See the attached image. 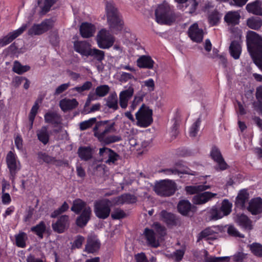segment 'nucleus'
<instances>
[{
	"mask_svg": "<svg viewBox=\"0 0 262 262\" xmlns=\"http://www.w3.org/2000/svg\"><path fill=\"white\" fill-rule=\"evenodd\" d=\"M91 44L87 41H75L73 42V49L82 57H87Z\"/></svg>",
	"mask_w": 262,
	"mask_h": 262,
	"instance_id": "obj_17",
	"label": "nucleus"
},
{
	"mask_svg": "<svg viewBox=\"0 0 262 262\" xmlns=\"http://www.w3.org/2000/svg\"><path fill=\"white\" fill-rule=\"evenodd\" d=\"M96 118H91L88 120L80 123L79 128L80 130H84L91 127L95 123H96Z\"/></svg>",
	"mask_w": 262,
	"mask_h": 262,
	"instance_id": "obj_51",
	"label": "nucleus"
},
{
	"mask_svg": "<svg viewBox=\"0 0 262 262\" xmlns=\"http://www.w3.org/2000/svg\"><path fill=\"white\" fill-rule=\"evenodd\" d=\"M201 118H199L194 122L190 128L189 136L192 137H194L196 136L198 132L199 129V127L201 124Z\"/></svg>",
	"mask_w": 262,
	"mask_h": 262,
	"instance_id": "obj_53",
	"label": "nucleus"
},
{
	"mask_svg": "<svg viewBox=\"0 0 262 262\" xmlns=\"http://www.w3.org/2000/svg\"><path fill=\"white\" fill-rule=\"evenodd\" d=\"M78 154L81 160L87 161L92 158V149L90 146H80L78 149Z\"/></svg>",
	"mask_w": 262,
	"mask_h": 262,
	"instance_id": "obj_35",
	"label": "nucleus"
},
{
	"mask_svg": "<svg viewBox=\"0 0 262 262\" xmlns=\"http://www.w3.org/2000/svg\"><path fill=\"white\" fill-rule=\"evenodd\" d=\"M58 1V0H38V5L41 9V14L44 15L48 12L50 10L51 8Z\"/></svg>",
	"mask_w": 262,
	"mask_h": 262,
	"instance_id": "obj_36",
	"label": "nucleus"
},
{
	"mask_svg": "<svg viewBox=\"0 0 262 262\" xmlns=\"http://www.w3.org/2000/svg\"><path fill=\"white\" fill-rule=\"evenodd\" d=\"M53 26V20L51 19H46L40 24H34L28 31V34L30 36L39 35L48 31Z\"/></svg>",
	"mask_w": 262,
	"mask_h": 262,
	"instance_id": "obj_11",
	"label": "nucleus"
},
{
	"mask_svg": "<svg viewBox=\"0 0 262 262\" xmlns=\"http://www.w3.org/2000/svg\"><path fill=\"white\" fill-rule=\"evenodd\" d=\"M15 245L19 248H25L26 246V242L28 239L27 234L24 232H19L15 235Z\"/></svg>",
	"mask_w": 262,
	"mask_h": 262,
	"instance_id": "obj_43",
	"label": "nucleus"
},
{
	"mask_svg": "<svg viewBox=\"0 0 262 262\" xmlns=\"http://www.w3.org/2000/svg\"><path fill=\"white\" fill-rule=\"evenodd\" d=\"M210 156L211 159L216 163L215 169L216 171H223L227 169L229 166L223 158L220 149L216 146L212 147Z\"/></svg>",
	"mask_w": 262,
	"mask_h": 262,
	"instance_id": "obj_10",
	"label": "nucleus"
},
{
	"mask_svg": "<svg viewBox=\"0 0 262 262\" xmlns=\"http://www.w3.org/2000/svg\"><path fill=\"white\" fill-rule=\"evenodd\" d=\"M113 201L117 205L134 204L137 201V198L134 194L125 193L114 199Z\"/></svg>",
	"mask_w": 262,
	"mask_h": 262,
	"instance_id": "obj_21",
	"label": "nucleus"
},
{
	"mask_svg": "<svg viewBox=\"0 0 262 262\" xmlns=\"http://www.w3.org/2000/svg\"><path fill=\"white\" fill-rule=\"evenodd\" d=\"M105 10L110 30L117 34L123 28V20L118 10L112 4L107 3Z\"/></svg>",
	"mask_w": 262,
	"mask_h": 262,
	"instance_id": "obj_4",
	"label": "nucleus"
},
{
	"mask_svg": "<svg viewBox=\"0 0 262 262\" xmlns=\"http://www.w3.org/2000/svg\"><path fill=\"white\" fill-rule=\"evenodd\" d=\"M96 40L99 48L107 49L113 46L115 39L109 31L102 29L98 32Z\"/></svg>",
	"mask_w": 262,
	"mask_h": 262,
	"instance_id": "obj_8",
	"label": "nucleus"
},
{
	"mask_svg": "<svg viewBox=\"0 0 262 262\" xmlns=\"http://www.w3.org/2000/svg\"><path fill=\"white\" fill-rule=\"evenodd\" d=\"M92 87V83L91 81H87L85 82L82 85L80 86H76L74 89L78 93H81L82 92L88 91Z\"/></svg>",
	"mask_w": 262,
	"mask_h": 262,
	"instance_id": "obj_63",
	"label": "nucleus"
},
{
	"mask_svg": "<svg viewBox=\"0 0 262 262\" xmlns=\"http://www.w3.org/2000/svg\"><path fill=\"white\" fill-rule=\"evenodd\" d=\"M112 202L108 199L96 201L94 205V212L99 219H106L110 215Z\"/></svg>",
	"mask_w": 262,
	"mask_h": 262,
	"instance_id": "obj_6",
	"label": "nucleus"
},
{
	"mask_svg": "<svg viewBox=\"0 0 262 262\" xmlns=\"http://www.w3.org/2000/svg\"><path fill=\"white\" fill-rule=\"evenodd\" d=\"M110 91V87L108 85H101L96 88V94L99 97H104Z\"/></svg>",
	"mask_w": 262,
	"mask_h": 262,
	"instance_id": "obj_56",
	"label": "nucleus"
},
{
	"mask_svg": "<svg viewBox=\"0 0 262 262\" xmlns=\"http://www.w3.org/2000/svg\"><path fill=\"white\" fill-rule=\"evenodd\" d=\"M152 227L160 236H164L166 235V228L164 226L161 225L160 223H154Z\"/></svg>",
	"mask_w": 262,
	"mask_h": 262,
	"instance_id": "obj_57",
	"label": "nucleus"
},
{
	"mask_svg": "<svg viewBox=\"0 0 262 262\" xmlns=\"http://www.w3.org/2000/svg\"><path fill=\"white\" fill-rule=\"evenodd\" d=\"M152 116V110L145 104H142L135 114L137 125L141 127L149 126L153 122Z\"/></svg>",
	"mask_w": 262,
	"mask_h": 262,
	"instance_id": "obj_5",
	"label": "nucleus"
},
{
	"mask_svg": "<svg viewBox=\"0 0 262 262\" xmlns=\"http://www.w3.org/2000/svg\"><path fill=\"white\" fill-rule=\"evenodd\" d=\"M161 216L167 226H176L180 224V219L176 215L166 210L161 212Z\"/></svg>",
	"mask_w": 262,
	"mask_h": 262,
	"instance_id": "obj_24",
	"label": "nucleus"
},
{
	"mask_svg": "<svg viewBox=\"0 0 262 262\" xmlns=\"http://www.w3.org/2000/svg\"><path fill=\"white\" fill-rule=\"evenodd\" d=\"M229 51L231 56L234 59H239L242 53V46L239 42L237 40L232 41Z\"/></svg>",
	"mask_w": 262,
	"mask_h": 262,
	"instance_id": "obj_31",
	"label": "nucleus"
},
{
	"mask_svg": "<svg viewBox=\"0 0 262 262\" xmlns=\"http://www.w3.org/2000/svg\"><path fill=\"white\" fill-rule=\"evenodd\" d=\"M210 188V186L208 185L200 184L195 185L187 186L185 188L187 194H198L199 193L204 191L207 189Z\"/></svg>",
	"mask_w": 262,
	"mask_h": 262,
	"instance_id": "obj_32",
	"label": "nucleus"
},
{
	"mask_svg": "<svg viewBox=\"0 0 262 262\" xmlns=\"http://www.w3.org/2000/svg\"><path fill=\"white\" fill-rule=\"evenodd\" d=\"M193 207L194 206L187 200H180L177 205L178 212L183 216L188 215Z\"/></svg>",
	"mask_w": 262,
	"mask_h": 262,
	"instance_id": "obj_29",
	"label": "nucleus"
},
{
	"mask_svg": "<svg viewBox=\"0 0 262 262\" xmlns=\"http://www.w3.org/2000/svg\"><path fill=\"white\" fill-rule=\"evenodd\" d=\"M199 2L198 0H189L186 7H189V13L193 14L195 12Z\"/></svg>",
	"mask_w": 262,
	"mask_h": 262,
	"instance_id": "obj_62",
	"label": "nucleus"
},
{
	"mask_svg": "<svg viewBox=\"0 0 262 262\" xmlns=\"http://www.w3.org/2000/svg\"><path fill=\"white\" fill-rule=\"evenodd\" d=\"M80 33L83 38L92 37L95 32L94 27L91 23H83L80 27Z\"/></svg>",
	"mask_w": 262,
	"mask_h": 262,
	"instance_id": "obj_33",
	"label": "nucleus"
},
{
	"mask_svg": "<svg viewBox=\"0 0 262 262\" xmlns=\"http://www.w3.org/2000/svg\"><path fill=\"white\" fill-rule=\"evenodd\" d=\"M232 204L227 199H225L223 202L221 207L220 208V210L224 216L228 215L231 211Z\"/></svg>",
	"mask_w": 262,
	"mask_h": 262,
	"instance_id": "obj_49",
	"label": "nucleus"
},
{
	"mask_svg": "<svg viewBox=\"0 0 262 262\" xmlns=\"http://www.w3.org/2000/svg\"><path fill=\"white\" fill-rule=\"evenodd\" d=\"M227 232L229 235L232 237L240 238L245 237L244 235L241 233L233 225L228 226Z\"/></svg>",
	"mask_w": 262,
	"mask_h": 262,
	"instance_id": "obj_54",
	"label": "nucleus"
},
{
	"mask_svg": "<svg viewBox=\"0 0 262 262\" xmlns=\"http://www.w3.org/2000/svg\"><path fill=\"white\" fill-rule=\"evenodd\" d=\"M134 93L133 86L130 85L127 89L121 91L119 94V103L122 108L127 106L128 100L132 97Z\"/></svg>",
	"mask_w": 262,
	"mask_h": 262,
	"instance_id": "obj_18",
	"label": "nucleus"
},
{
	"mask_svg": "<svg viewBox=\"0 0 262 262\" xmlns=\"http://www.w3.org/2000/svg\"><path fill=\"white\" fill-rule=\"evenodd\" d=\"M92 210L90 206H87L82 211L76 220V224L80 228L84 227L91 219Z\"/></svg>",
	"mask_w": 262,
	"mask_h": 262,
	"instance_id": "obj_16",
	"label": "nucleus"
},
{
	"mask_svg": "<svg viewBox=\"0 0 262 262\" xmlns=\"http://www.w3.org/2000/svg\"><path fill=\"white\" fill-rule=\"evenodd\" d=\"M37 136L38 139L43 144H47L49 141V134L48 131V127L46 126H42L40 129L37 130Z\"/></svg>",
	"mask_w": 262,
	"mask_h": 262,
	"instance_id": "obj_39",
	"label": "nucleus"
},
{
	"mask_svg": "<svg viewBox=\"0 0 262 262\" xmlns=\"http://www.w3.org/2000/svg\"><path fill=\"white\" fill-rule=\"evenodd\" d=\"M236 223L244 230L250 232L253 229L252 221L245 214L237 215Z\"/></svg>",
	"mask_w": 262,
	"mask_h": 262,
	"instance_id": "obj_22",
	"label": "nucleus"
},
{
	"mask_svg": "<svg viewBox=\"0 0 262 262\" xmlns=\"http://www.w3.org/2000/svg\"><path fill=\"white\" fill-rule=\"evenodd\" d=\"M215 227H208L201 231L197 235V242L203 239L214 241L218 238V232Z\"/></svg>",
	"mask_w": 262,
	"mask_h": 262,
	"instance_id": "obj_13",
	"label": "nucleus"
},
{
	"mask_svg": "<svg viewBox=\"0 0 262 262\" xmlns=\"http://www.w3.org/2000/svg\"><path fill=\"white\" fill-rule=\"evenodd\" d=\"M30 230L37 235L39 238L42 239L43 234L46 231V224L43 221H41L36 226L32 227Z\"/></svg>",
	"mask_w": 262,
	"mask_h": 262,
	"instance_id": "obj_38",
	"label": "nucleus"
},
{
	"mask_svg": "<svg viewBox=\"0 0 262 262\" xmlns=\"http://www.w3.org/2000/svg\"><path fill=\"white\" fill-rule=\"evenodd\" d=\"M6 162L8 167L9 169L11 177L12 179H14L15 174L18 170L16 160L14 154L10 151L6 157Z\"/></svg>",
	"mask_w": 262,
	"mask_h": 262,
	"instance_id": "obj_20",
	"label": "nucleus"
},
{
	"mask_svg": "<svg viewBox=\"0 0 262 262\" xmlns=\"http://www.w3.org/2000/svg\"><path fill=\"white\" fill-rule=\"evenodd\" d=\"M240 18L238 11H229L225 15L224 20L229 25H236L239 24Z\"/></svg>",
	"mask_w": 262,
	"mask_h": 262,
	"instance_id": "obj_34",
	"label": "nucleus"
},
{
	"mask_svg": "<svg viewBox=\"0 0 262 262\" xmlns=\"http://www.w3.org/2000/svg\"><path fill=\"white\" fill-rule=\"evenodd\" d=\"M126 214L125 212L120 208H116L111 214V217L113 220H120L125 217Z\"/></svg>",
	"mask_w": 262,
	"mask_h": 262,
	"instance_id": "obj_58",
	"label": "nucleus"
},
{
	"mask_svg": "<svg viewBox=\"0 0 262 262\" xmlns=\"http://www.w3.org/2000/svg\"><path fill=\"white\" fill-rule=\"evenodd\" d=\"M251 252L255 256L262 257V245L260 244L254 243L250 246Z\"/></svg>",
	"mask_w": 262,
	"mask_h": 262,
	"instance_id": "obj_52",
	"label": "nucleus"
},
{
	"mask_svg": "<svg viewBox=\"0 0 262 262\" xmlns=\"http://www.w3.org/2000/svg\"><path fill=\"white\" fill-rule=\"evenodd\" d=\"M44 119L46 123L51 124L54 127H57L53 130L54 133H57L62 130V119L61 115L56 111H49L44 115Z\"/></svg>",
	"mask_w": 262,
	"mask_h": 262,
	"instance_id": "obj_9",
	"label": "nucleus"
},
{
	"mask_svg": "<svg viewBox=\"0 0 262 262\" xmlns=\"http://www.w3.org/2000/svg\"><path fill=\"white\" fill-rule=\"evenodd\" d=\"M221 17L220 13L217 10H214L208 15L209 24L212 26H217L220 21Z\"/></svg>",
	"mask_w": 262,
	"mask_h": 262,
	"instance_id": "obj_45",
	"label": "nucleus"
},
{
	"mask_svg": "<svg viewBox=\"0 0 262 262\" xmlns=\"http://www.w3.org/2000/svg\"><path fill=\"white\" fill-rule=\"evenodd\" d=\"M246 10L250 13L261 16L262 15V3L260 0H256L246 5Z\"/></svg>",
	"mask_w": 262,
	"mask_h": 262,
	"instance_id": "obj_28",
	"label": "nucleus"
},
{
	"mask_svg": "<svg viewBox=\"0 0 262 262\" xmlns=\"http://www.w3.org/2000/svg\"><path fill=\"white\" fill-rule=\"evenodd\" d=\"M38 158L39 159L42 160L47 163H52L55 161V158L50 156L46 153L39 152L38 154Z\"/></svg>",
	"mask_w": 262,
	"mask_h": 262,
	"instance_id": "obj_61",
	"label": "nucleus"
},
{
	"mask_svg": "<svg viewBox=\"0 0 262 262\" xmlns=\"http://www.w3.org/2000/svg\"><path fill=\"white\" fill-rule=\"evenodd\" d=\"M209 218L210 220L216 221L222 218L224 216V214L222 213L220 208L213 207L209 212Z\"/></svg>",
	"mask_w": 262,
	"mask_h": 262,
	"instance_id": "obj_47",
	"label": "nucleus"
},
{
	"mask_svg": "<svg viewBox=\"0 0 262 262\" xmlns=\"http://www.w3.org/2000/svg\"><path fill=\"white\" fill-rule=\"evenodd\" d=\"M247 25L252 29L258 30L262 26V19L258 17L252 16L247 20Z\"/></svg>",
	"mask_w": 262,
	"mask_h": 262,
	"instance_id": "obj_41",
	"label": "nucleus"
},
{
	"mask_svg": "<svg viewBox=\"0 0 262 262\" xmlns=\"http://www.w3.org/2000/svg\"><path fill=\"white\" fill-rule=\"evenodd\" d=\"M28 27V24H23L18 29L9 33L7 35L0 38V47H3L12 42L15 38L20 35Z\"/></svg>",
	"mask_w": 262,
	"mask_h": 262,
	"instance_id": "obj_12",
	"label": "nucleus"
},
{
	"mask_svg": "<svg viewBox=\"0 0 262 262\" xmlns=\"http://www.w3.org/2000/svg\"><path fill=\"white\" fill-rule=\"evenodd\" d=\"M38 108H39L38 104L37 102H35L34 104L32 107L31 111L29 115V122L30 123L29 129H31L32 128L34 120L35 117L37 113V111H38Z\"/></svg>",
	"mask_w": 262,
	"mask_h": 262,
	"instance_id": "obj_48",
	"label": "nucleus"
},
{
	"mask_svg": "<svg viewBox=\"0 0 262 262\" xmlns=\"http://www.w3.org/2000/svg\"><path fill=\"white\" fill-rule=\"evenodd\" d=\"M156 21L161 25H170L176 19L174 7L164 1L155 10Z\"/></svg>",
	"mask_w": 262,
	"mask_h": 262,
	"instance_id": "obj_3",
	"label": "nucleus"
},
{
	"mask_svg": "<svg viewBox=\"0 0 262 262\" xmlns=\"http://www.w3.org/2000/svg\"><path fill=\"white\" fill-rule=\"evenodd\" d=\"M248 210L253 215H257L262 213V199L260 197L252 199L247 207Z\"/></svg>",
	"mask_w": 262,
	"mask_h": 262,
	"instance_id": "obj_19",
	"label": "nucleus"
},
{
	"mask_svg": "<svg viewBox=\"0 0 262 262\" xmlns=\"http://www.w3.org/2000/svg\"><path fill=\"white\" fill-rule=\"evenodd\" d=\"M176 173H182V174H187L190 175H195V171H193L190 169L187 166L182 165V167H179V168H175Z\"/></svg>",
	"mask_w": 262,
	"mask_h": 262,
	"instance_id": "obj_60",
	"label": "nucleus"
},
{
	"mask_svg": "<svg viewBox=\"0 0 262 262\" xmlns=\"http://www.w3.org/2000/svg\"><path fill=\"white\" fill-rule=\"evenodd\" d=\"M86 203L80 200L77 199L73 202V205L71 207V210L74 212L76 214H79L82 212V211L86 207Z\"/></svg>",
	"mask_w": 262,
	"mask_h": 262,
	"instance_id": "obj_44",
	"label": "nucleus"
},
{
	"mask_svg": "<svg viewBox=\"0 0 262 262\" xmlns=\"http://www.w3.org/2000/svg\"><path fill=\"white\" fill-rule=\"evenodd\" d=\"M84 237L81 235H78L75 237L73 242H71L72 249H79L81 247L84 241Z\"/></svg>",
	"mask_w": 262,
	"mask_h": 262,
	"instance_id": "obj_55",
	"label": "nucleus"
},
{
	"mask_svg": "<svg viewBox=\"0 0 262 262\" xmlns=\"http://www.w3.org/2000/svg\"><path fill=\"white\" fill-rule=\"evenodd\" d=\"M99 155L102 157L107 156L108 157L106 163L108 164L114 163L118 160L119 157V155L114 150L107 147L100 148L99 149Z\"/></svg>",
	"mask_w": 262,
	"mask_h": 262,
	"instance_id": "obj_23",
	"label": "nucleus"
},
{
	"mask_svg": "<svg viewBox=\"0 0 262 262\" xmlns=\"http://www.w3.org/2000/svg\"><path fill=\"white\" fill-rule=\"evenodd\" d=\"M249 194L247 189H244L240 190L235 199V205L237 207L244 208L245 203L248 201Z\"/></svg>",
	"mask_w": 262,
	"mask_h": 262,
	"instance_id": "obj_30",
	"label": "nucleus"
},
{
	"mask_svg": "<svg viewBox=\"0 0 262 262\" xmlns=\"http://www.w3.org/2000/svg\"><path fill=\"white\" fill-rule=\"evenodd\" d=\"M118 98L116 93L111 94L106 99V105L114 111L117 110L119 108Z\"/></svg>",
	"mask_w": 262,
	"mask_h": 262,
	"instance_id": "obj_42",
	"label": "nucleus"
},
{
	"mask_svg": "<svg viewBox=\"0 0 262 262\" xmlns=\"http://www.w3.org/2000/svg\"><path fill=\"white\" fill-rule=\"evenodd\" d=\"M176 190V184L172 180H162L156 184L155 188L156 193L161 196H171Z\"/></svg>",
	"mask_w": 262,
	"mask_h": 262,
	"instance_id": "obj_7",
	"label": "nucleus"
},
{
	"mask_svg": "<svg viewBox=\"0 0 262 262\" xmlns=\"http://www.w3.org/2000/svg\"><path fill=\"white\" fill-rule=\"evenodd\" d=\"M217 195L209 191L201 192L192 198V202L195 205H203L211 201Z\"/></svg>",
	"mask_w": 262,
	"mask_h": 262,
	"instance_id": "obj_15",
	"label": "nucleus"
},
{
	"mask_svg": "<svg viewBox=\"0 0 262 262\" xmlns=\"http://www.w3.org/2000/svg\"><path fill=\"white\" fill-rule=\"evenodd\" d=\"M246 43L248 51L255 64L262 70V37L254 31H248Z\"/></svg>",
	"mask_w": 262,
	"mask_h": 262,
	"instance_id": "obj_2",
	"label": "nucleus"
},
{
	"mask_svg": "<svg viewBox=\"0 0 262 262\" xmlns=\"http://www.w3.org/2000/svg\"><path fill=\"white\" fill-rule=\"evenodd\" d=\"M155 61L150 56L142 55L137 60V65L140 68L152 69Z\"/></svg>",
	"mask_w": 262,
	"mask_h": 262,
	"instance_id": "obj_27",
	"label": "nucleus"
},
{
	"mask_svg": "<svg viewBox=\"0 0 262 262\" xmlns=\"http://www.w3.org/2000/svg\"><path fill=\"white\" fill-rule=\"evenodd\" d=\"M18 50L16 43L13 42L4 51V53L6 56H12L17 53Z\"/></svg>",
	"mask_w": 262,
	"mask_h": 262,
	"instance_id": "obj_59",
	"label": "nucleus"
},
{
	"mask_svg": "<svg viewBox=\"0 0 262 262\" xmlns=\"http://www.w3.org/2000/svg\"><path fill=\"white\" fill-rule=\"evenodd\" d=\"M204 259L205 262H229L230 257L229 256L215 257L206 256Z\"/></svg>",
	"mask_w": 262,
	"mask_h": 262,
	"instance_id": "obj_50",
	"label": "nucleus"
},
{
	"mask_svg": "<svg viewBox=\"0 0 262 262\" xmlns=\"http://www.w3.org/2000/svg\"><path fill=\"white\" fill-rule=\"evenodd\" d=\"M30 69L29 66H23L18 61L15 60L14 62L12 71L18 74H22L28 71Z\"/></svg>",
	"mask_w": 262,
	"mask_h": 262,
	"instance_id": "obj_46",
	"label": "nucleus"
},
{
	"mask_svg": "<svg viewBox=\"0 0 262 262\" xmlns=\"http://www.w3.org/2000/svg\"><path fill=\"white\" fill-rule=\"evenodd\" d=\"M143 234L148 246L153 248H157L159 246V241L156 240V234L152 229L146 228L144 229Z\"/></svg>",
	"mask_w": 262,
	"mask_h": 262,
	"instance_id": "obj_26",
	"label": "nucleus"
},
{
	"mask_svg": "<svg viewBox=\"0 0 262 262\" xmlns=\"http://www.w3.org/2000/svg\"><path fill=\"white\" fill-rule=\"evenodd\" d=\"M188 36L195 42L200 43L203 39V30L199 28L197 23H194L188 28Z\"/></svg>",
	"mask_w": 262,
	"mask_h": 262,
	"instance_id": "obj_14",
	"label": "nucleus"
},
{
	"mask_svg": "<svg viewBox=\"0 0 262 262\" xmlns=\"http://www.w3.org/2000/svg\"><path fill=\"white\" fill-rule=\"evenodd\" d=\"M116 123L111 120L96 121L93 128L94 136L103 145H109L122 140L120 135H110L116 131Z\"/></svg>",
	"mask_w": 262,
	"mask_h": 262,
	"instance_id": "obj_1",
	"label": "nucleus"
},
{
	"mask_svg": "<svg viewBox=\"0 0 262 262\" xmlns=\"http://www.w3.org/2000/svg\"><path fill=\"white\" fill-rule=\"evenodd\" d=\"M64 211H66V201L63 203L62 205L60 208L55 210L53 212L51 213V217L52 218H56Z\"/></svg>",
	"mask_w": 262,
	"mask_h": 262,
	"instance_id": "obj_64",
	"label": "nucleus"
},
{
	"mask_svg": "<svg viewBox=\"0 0 262 262\" xmlns=\"http://www.w3.org/2000/svg\"><path fill=\"white\" fill-rule=\"evenodd\" d=\"M92 57L98 62H101L104 59L105 53L102 50L91 47L86 57Z\"/></svg>",
	"mask_w": 262,
	"mask_h": 262,
	"instance_id": "obj_37",
	"label": "nucleus"
},
{
	"mask_svg": "<svg viewBox=\"0 0 262 262\" xmlns=\"http://www.w3.org/2000/svg\"><path fill=\"white\" fill-rule=\"evenodd\" d=\"M101 243L99 239L94 237H89L85 246L84 251L88 253H95L98 252Z\"/></svg>",
	"mask_w": 262,
	"mask_h": 262,
	"instance_id": "obj_25",
	"label": "nucleus"
},
{
	"mask_svg": "<svg viewBox=\"0 0 262 262\" xmlns=\"http://www.w3.org/2000/svg\"><path fill=\"white\" fill-rule=\"evenodd\" d=\"M52 228L55 232L62 233L66 228V215H62L59 219L52 225Z\"/></svg>",
	"mask_w": 262,
	"mask_h": 262,
	"instance_id": "obj_40",
	"label": "nucleus"
}]
</instances>
